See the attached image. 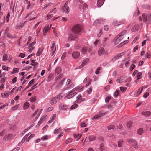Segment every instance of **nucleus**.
Segmentation results:
<instances>
[{"instance_id":"nucleus-28","label":"nucleus","mask_w":151,"mask_h":151,"mask_svg":"<svg viewBox=\"0 0 151 151\" xmlns=\"http://www.w3.org/2000/svg\"><path fill=\"white\" fill-rule=\"evenodd\" d=\"M59 107L62 110H66L67 109V107L65 105L61 104Z\"/></svg>"},{"instance_id":"nucleus-41","label":"nucleus","mask_w":151,"mask_h":151,"mask_svg":"<svg viewBox=\"0 0 151 151\" xmlns=\"http://www.w3.org/2000/svg\"><path fill=\"white\" fill-rule=\"evenodd\" d=\"M36 97L35 96L31 97L30 99V101L31 102H35L36 100Z\"/></svg>"},{"instance_id":"nucleus-1","label":"nucleus","mask_w":151,"mask_h":151,"mask_svg":"<svg viewBox=\"0 0 151 151\" xmlns=\"http://www.w3.org/2000/svg\"><path fill=\"white\" fill-rule=\"evenodd\" d=\"M82 29V27L79 25H76L72 29V33L70 35L68 40L71 41L78 37L79 34Z\"/></svg>"},{"instance_id":"nucleus-8","label":"nucleus","mask_w":151,"mask_h":151,"mask_svg":"<svg viewBox=\"0 0 151 151\" xmlns=\"http://www.w3.org/2000/svg\"><path fill=\"white\" fill-rule=\"evenodd\" d=\"M125 77L124 76L118 77L116 80V82L119 83L123 82H126L127 80L125 79Z\"/></svg>"},{"instance_id":"nucleus-52","label":"nucleus","mask_w":151,"mask_h":151,"mask_svg":"<svg viewBox=\"0 0 151 151\" xmlns=\"http://www.w3.org/2000/svg\"><path fill=\"white\" fill-rule=\"evenodd\" d=\"M134 140L131 139H127V142L129 143L132 145Z\"/></svg>"},{"instance_id":"nucleus-26","label":"nucleus","mask_w":151,"mask_h":151,"mask_svg":"<svg viewBox=\"0 0 151 151\" xmlns=\"http://www.w3.org/2000/svg\"><path fill=\"white\" fill-rule=\"evenodd\" d=\"M124 23V21H121L120 22H118V21H115L113 22V24H114L115 25H120L123 24Z\"/></svg>"},{"instance_id":"nucleus-47","label":"nucleus","mask_w":151,"mask_h":151,"mask_svg":"<svg viewBox=\"0 0 151 151\" xmlns=\"http://www.w3.org/2000/svg\"><path fill=\"white\" fill-rule=\"evenodd\" d=\"M138 27L136 26H134L132 29L131 30L132 32H135L138 30Z\"/></svg>"},{"instance_id":"nucleus-24","label":"nucleus","mask_w":151,"mask_h":151,"mask_svg":"<svg viewBox=\"0 0 151 151\" xmlns=\"http://www.w3.org/2000/svg\"><path fill=\"white\" fill-rule=\"evenodd\" d=\"M137 133L139 135H142L144 133V130L142 128H140L138 129Z\"/></svg>"},{"instance_id":"nucleus-17","label":"nucleus","mask_w":151,"mask_h":151,"mask_svg":"<svg viewBox=\"0 0 151 151\" xmlns=\"http://www.w3.org/2000/svg\"><path fill=\"white\" fill-rule=\"evenodd\" d=\"M62 71V69L61 68L58 67L55 70V75H58Z\"/></svg>"},{"instance_id":"nucleus-4","label":"nucleus","mask_w":151,"mask_h":151,"mask_svg":"<svg viewBox=\"0 0 151 151\" xmlns=\"http://www.w3.org/2000/svg\"><path fill=\"white\" fill-rule=\"evenodd\" d=\"M127 31L125 30H124L122 32L120 33L117 36V38L115 41V42L116 41H118L119 42H120L122 40V37H121L123 36L124 34H126L127 33Z\"/></svg>"},{"instance_id":"nucleus-42","label":"nucleus","mask_w":151,"mask_h":151,"mask_svg":"<svg viewBox=\"0 0 151 151\" xmlns=\"http://www.w3.org/2000/svg\"><path fill=\"white\" fill-rule=\"evenodd\" d=\"M8 56L6 54H4L3 56L2 60L3 61H6L7 59Z\"/></svg>"},{"instance_id":"nucleus-6","label":"nucleus","mask_w":151,"mask_h":151,"mask_svg":"<svg viewBox=\"0 0 151 151\" xmlns=\"http://www.w3.org/2000/svg\"><path fill=\"white\" fill-rule=\"evenodd\" d=\"M105 49L103 47H100L98 50V55L99 56H101L104 54L106 55L108 54L107 52H105Z\"/></svg>"},{"instance_id":"nucleus-22","label":"nucleus","mask_w":151,"mask_h":151,"mask_svg":"<svg viewBox=\"0 0 151 151\" xmlns=\"http://www.w3.org/2000/svg\"><path fill=\"white\" fill-rule=\"evenodd\" d=\"M45 117L43 116H42L41 117L40 119V120L38 122V124L36 125V126L38 127L39 126L40 124H42L43 122L45 121Z\"/></svg>"},{"instance_id":"nucleus-59","label":"nucleus","mask_w":151,"mask_h":151,"mask_svg":"<svg viewBox=\"0 0 151 151\" xmlns=\"http://www.w3.org/2000/svg\"><path fill=\"white\" fill-rule=\"evenodd\" d=\"M135 65L134 64H132L130 66V69L131 71L132 70L135 68Z\"/></svg>"},{"instance_id":"nucleus-7","label":"nucleus","mask_w":151,"mask_h":151,"mask_svg":"<svg viewBox=\"0 0 151 151\" xmlns=\"http://www.w3.org/2000/svg\"><path fill=\"white\" fill-rule=\"evenodd\" d=\"M77 100L76 102L77 103H80L85 100V99L82 98L81 94L78 95L76 97Z\"/></svg>"},{"instance_id":"nucleus-61","label":"nucleus","mask_w":151,"mask_h":151,"mask_svg":"<svg viewBox=\"0 0 151 151\" xmlns=\"http://www.w3.org/2000/svg\"><path fill=\"white\" fill-rule=\"evenodd\" d=\"M151 56L150 54L148 52H147L145 54V57L147 58H150Z\"/></svg>"},{"instance_id":"nucleus-44","label":"nucleus","mask_w":151,"mask_h":151,"mask_svg":"<svg viewBox=\"0 0 151 151\" xmlns=\"http://www.w3.org/2000/svg\"><path fill=\"white\" fill-rule=\"evenodd\" d=\"M25 1H26V4L27 5V9H29L31 6L30 2L28 1V0H25Z\"/></svg>"},{"instance_id":"nucleus-46","label":"nucleus","mask_w":151,"mask_h":151,"mask_svg":"<svg viewBox=\"0 0 151 151\" xmlns=\"http://www.w3.org/2000/svg\"><path fill=\"white\" fill-rule=\"evenodd\" d=\"M114 128L115 126L114 125H110L108 127V130L114 129Z\"/></svg>"},{"instance_id":"nucleus-48","label":"nucleus","mask_w":151,"mask_h":151,"mask_svg":"<svg viewBox=\"0 0 151 151\" xmlns=\"http://www.w3.org/2000/svg\"><path fill=\"white\" fill-rule=\"evenodd\" d=\"M104 145L103 144H101L100 145V147L99 149L101 151H103L104 150Z\"/></svg>"},{"instance_id":"nucleus-35","label":"nucleus","mask_w":151,"mask_h":151,"mask_svg":"<svg viewBox=\"0 0 151 151\" xmlns=\"http://www.w3.org/2000/svg\"><path fill=\"white\" fill-rule=\"evenodd\" d=\"M123 141L122 140H120L118 142V147L120 148L122 146V145L123 144Z\"/></svg>"},{"instance_id":"nucleus-9","label":"nucleus","mask_w":151,"mask_h":151,"mask_svg":"<svg viewBox=\"0 0 151 151\" xmlns=\"http://www.w3.org/2000/svg\"><path fill=\"white\" fill-rule=\"evenodd\" d=\"M107 112H104L103 111H101L99 112L96 115L94 116V119H97L99 118H100L102 116L104 115H105V114H107Z\"/></svg>"},{"instance_id":"nucleus-25","label":"nucleus","mask_w":151,"mask_h":151,"mask_svg":"<svg viewBox=\"0 0 151 151\" xmlns=\"http://www.w3.org/2000/svg\"><path fill=\"white\" fill-rule=\"evenodd\" d=\"M96 138V137L93 135H90L89 136L88 139L89 141H92L95 140Z\"/></svg>"},{"instance_id":"nucleus-36","label":"nucleus","mask_w":151,"mask_h":151,"mask_svg":"<svg viewBox=\"0 0 151 151\" xmlns=\"http://www.w3.org/2000/svg\"><path fill=\"white\" fill-rule=\"evenodd\" d=\"M72 141V139L71 138H69L65 140V143L66 144L71 143Z\"/></svg>"},{"instance_id":"nucleus-60","label":"nucleus","mask_w":151,"mask_h":151,"mask_svg":"<svg viewBox=\"0 0 151 151\" xmlns=\"http://www.w3.org/2000/svg\"><path fill=\"white\" fill-rule=\"evenodd\" d=\"M118 59H119L118 58L117 56L116 55V56H114V57L111 60L113 62H114V61Z\"/></svg>"},{"instance_id":"nucleus-20","label":"nucleus","mask_w":151,"mask_h":151,"mask_svg":"<svg viewBox=\"0 0 151 151\" xmlns=\"http://www.w3.org/2000/svg\"><path fill=\"white\" fill-rule=\"evenodd\" d=\"M73 136L74 138L77 139L76 141H78L80 139L82 136L81 134H73Z\"/></svg>"},{"instance_id":"nucleus-5","label":"nucleus","mask_w":151,"mask_h":151,"mask_svg":"<svg viewBox=\"0 0 151 151\" xmlns=\"http://www.w3.org/2000/svg\"><path fill=\"white\" fill-rule=\"evenodd\" d=\"M59 96L57 95L55 97H52L50 100V103L51 105L55 104L57 102V99H58Z\"/></svg>"},{"instance_id":"nucleus-33","label":"nucleus","mask_w":151,"mask_h":151,"mask_svg":"<svg viewBox=\"0 0 151 151\" xmlns=\"http://www.w3.org/2000/svg\"><path fill=\"white\" fill-rule=\"evenodd\" d=\"M29 104L27 103H25L24 105L23 109H26L29 107Z\"/></svg>"},{"instance_id":"nucleus-31","label":"nucleus","mask_w":151,"mask_h":151,"mask_svg":"<svg viewBox=\"0 0 151 151\" xmlns=\"http://www.w3.org/2000/svg\"><path fill=\"white\" fill-rule=\"evenodd\" d=\"M88 50V49L86 47H84L82 49L81 52H82L84 54L85 53L87 52Z\"/></svg>"},{"instance_id":"nucleus-2","label":"nucleus","mask_w":151,"mask_h":151,"mask_svg":"<svg viewBox=\"0 0 151 151\" xmlns=\"http://www.w3.org/2000/svg\"><path fill=\"white\" fill-rule=\"evenodd\" d=\"M143 17V20L144 22H151V15L150 14H148L147 15L146 14L143 13L142 14Z\"/></svg>"},{"instance_id":"nucleus-51","label":"nucleus","mask_w":151,"mask_h":151,"mask_svg":"<svg viewBox=\"0 0 151 151\" xmlns=\"http://www.w3.org/2000/svg\"><path fill=\"white\" fill-rule=\"evenodd\" d=\"M132 121L129 122L127 124V126L128 127L130 128L132 126Z\"/></svg>"},{"instance_id":"nucleus-64","label":"nucleus","mask_w":151,"mask_h":151,"mask_svg":"<svg viewBox=\"0 0 151 151\" xmlns=\"http://www.w3.org/2000/svg\"><path fill=\"white\" fill-rule=\"evenodd\" d=\"M141 93V92H139V91L138 90L137 93H136L134 94L135 96L137 97H138Z\"/></svg>"},{"instance_id":"nucleus-11","label":"nucleus","mask_w":151,"mask_h":151,"mask_svg":"<svg viewBox=\"0 0 151 151\" xmlns=\"http://www.w3.org/2000/svg\"><path fill=\"white\" fill-rule=\"evenodd\" d=\"M142 115L146 117L150 116L151 115V112L149 111H145L141 113Z\"/></svg>"},{"instance_id":"nucleus-13","label":"nucleus","mask_w":151,"mask_h":151,"mask_svg":"<svg viewBox=\"0 0 151 151\" xmlns=\"http://www.w3.org/2000/svg\"><path fill=\"white\" fill-rule=\"evenodd\" d=\"M84 88L83 86H78L77 87L73 89V90H74V91H77L78 92L81 91Z\"/></svg>"},{"instance_id":"nucleus-55","label":"nucleus","mask_w":151,"mask_h":151,"mask_svg":"<svg viewBox=\"0 0 151 151\" xmlns=\"http://www.w3.org/2000/svg\"><path fill=\"white\" fill-rule=\"evenodd\" d=\"M2 68L4 70L8 71L9 68L8 67H7L5 65H4L2 66Z\"/></svg>"},{"instance_id":"nucleus-19","label":"nucleus","mask_w":151,"mask_h":151,"mask_svg":"<svg viewBox=\"0 0 151 151\" xmlns=\"http://www.w3.org/2000/svg\"><path fill=\"white\" fill-rule=\"evenodd\" d=\"M80 53L78 52H75L72 54V56L73 58L75 59L77 58L80 55Z\"/></svg>"},{"instance_id":"nucleus-18","label":"nucleus","mask_w":151,"mask_h":151,"mask_svg":"<svg viewBox=\"0 0 151 151\" xmlns=\"http://www.w3.org/2000/svg\"><path fill=\"white\" fill-rule=\"evenodd\" d=\"M55 117L56 114H54L53 116L51 117V118H50L51 119L48 121V124H50L52 123H53L55 121Z\"/></svg>"},{"instance_id":"nucleus-15","label":"nucleus","mask_w":151,"mask_h":151,"mask_svg":"<svg viewBox=\"0 0 151 151\" xmlns=\"http://www.w3.org/2000/svg\"><path fill=\"white\" fill-rule=\"evenodd\" d=\"M43 50V47H41L39 48L38 51L36 53L37 56H40L42 53Z\"/></svg>"},{"instance_id":"nucleus-62","label":"nucleus","mask_w":151,"mask_h":151,"mask_svg":"<svg viewBox=\"0 0 151 151\" xmlns=\"http://www.w3.org/2000/svg\"><path fill=\"white\" fill-rule=\"evenodd\" d=\"M101 69V68L100 67H99L96 70L95 73L96 74H98L99 73V71Z\"/></svg>"},{"instance_id":"nucleus-63","label":"nucleus","mask_w":151,"mask_h":151,"mask_svg":"<svg viewBox=\"0 0 151 151\" xmlns=\"http://www.w3.org/2000/svg\"><path fill=\"white\" fill-rule=\"evenodd\" d=\"M102 34V29H100L99 33L98 34L97 36L98 37H100Z\"/></svg>"},{"instance_id":"nucleus-39","label":"nucleus","mask_w":151,"mask_h":151,"mask_svg":"<svg viewBox=\"0 0 151 151\" xmlns=\"http://www.w3.org/2000/svg\"><path fill=\"white\" fill-rule=\"evenodd\" d=\"M51 51H52L53 50H54L55 49L56 50V47L55 46V43L54 42H53L51 47Z\"/></svg>"},{"instance_id":"nucleus-30","label":"nucleus","mask_w":151,"mask_h":151,"mask_svg":"<svg viewBox=\"0 0 151 151\" xmlns=\"http://www.w3.org/2000/svg\"><path fill=\"white\" fill-rule=\"evenodd\" d=\"M24 23L25 22H22L19 24L17 25V28H20L22 27H23Z\"/></svg>"},{"instance_id":"nucleus-56","label":"nucleus","mask_w":151,"mask_h":151,"mask_svg":"<svg viewBox=\"0 0 151 151\" xmlns=\"http://www.w3.org/2000/svg\"><path fill=\"white\" fill-rule=\"evenodd\" d=\"M35 83V80L34 79L32 80L31 81H30L29 82L28 84L30 86L32 85L34 83Z\"/></svg>"},{"instance_id":"nucleus-38","label":"nucleus","mask_w":151,"mask_h":151,"mask_svg":"<svg viewBox=\"0 0 151 151\" xmlns=\"http://www.w3.org/2000/svg\"><path fill=\"white\" fill-rule=\"evenodd\" d=\"M78 106V104H74L71 106L70 107L71 109H73L76 108Z\"/></svg>"},{"instance_id":"nucleus-37","label":"nucleus","mask_w":151,"mask_h":151,"mask_svg":"<svg viewBox=\"0 0 151 151\" xmlns=\"http://www.w3.org/2000/svg\"><path fill=\"white\" fill-rule=\"evenodd\" d=\"M120 88L121 91L122 92H124L127 89L126 87H124L123 86L120 87Z\"/></svg>"},{"instance_id":"nucleus-16","label":"nucleus","mask_w":151,"mask_h":151,"mask_svg":"<svg viewBox=\"0 0 151 151\" xmlns=\"http://www.w3.org/2000/svg\"><path fill=\"white\" fill-rule=\"evenodd\" d=\"M105 0H97V6L98 7H100L103 5Z\"/></svg>"},{"instance_id":"nucleus-14","label":"nucleus","mask_w":151,"mask_h":151,"mask_svg":"<svg viewBox=\"0 0 151 151\" xmlns=\"http://www.w3.org/2000/svg\"><path fill=\"white\" fill-rule=\"evenodd\" d=\"M103 22V21L101 19H99L95 21L94 22V24L95 25H98L99 24H102Z\"/></svg>"},{"instance_id":"nucleus-54","label":"nucleus","mask_w":151,"mask_h":151,"mask_svg":"<svg viewBox=\"0 0 151 151\" xmlns=\"http://www.w3.org/2000/svg\"><path fill=\"white\" fill-rule=\"evenodd\" d=\"M92 91V88L91 87H90L86 91L89 94H90Z\"/></svg>"},{"instance_id":"nucleus-40","label":"nucleus","mask_w":151,"mask_h":151,"mask_svg":"<svg viewBox=\"0 0 151 151\" xmlns=\"http://www.w3.org/2000/svg\"><path fill=\"white\" fill-rule=\"evenodd\" d=\"M111 99V96H108L105 99V102L106 103H108L109 101V100Z\"/></svg>"},{"instance_id":"nucleus-12","label":"nucleus","mask_w":151,"mask_h":151,"mask_svg":"<svg viewBox=\"0 0 151 151\" xmlns=\"http://www.w3.org/2000/svg\"><path fill=\"white\" fill-rule=\"evenodd\" d=\"M63 9L64 10V11L66 13L68 14L69 13L70 11V9L68 5L67 2H66L65 4L63 7Z\"/></svg>"},{"instance_id":"nucleus-57","label":"nucleus","mask_w":151,"mask_h":151,"mask_svg":"<svg viewBox=\"0 0 151 151\" xmlns=\"http://www.w3.org/2000/svg\"><path fill=\"white\" fill-rule=\"evenodd\" d=\"M9 94V92L7 93H3L1 94L2 97H3V95H4V97H7L8 96Z\"/></svg>"},{"instance_id":"nucleus-49","label":"nucleus","mask_w":151,"mask_h":151,"mask_svg":"<svg viewBox=\"0 0 151 151\" xmlns=\"http://www.w3.org/2000/svg\"><path fill=\"white\" fill-rule=\"evenodd\" d=\"M125 52H122L116 55L117 56L118 58H120L122 57L123 55H124L125 54Z\"/></svg>"},{"instance_id":"nucleus-21","label":"nucleus","mask_w":151,"mask_h":151,"mask_svg":"<svg viewBox=\"0 0 151 151\" xmlns=\"http://www.w3.org/2000/svg\"><path fill=\"white\" fill-rule=\"evenodd\" d=\"M89 60V58H87L84 60L82 63V64L81 65V68L84 66L88 62Z\"/></svg>"},{"instance_id":"nucleus-23","label":"nucleus","mask_w":151,"mask_h":151,"mask_svg":"<svg viewBox=\"0 0 151 151\" xmlns=\"http://www.w3.org/2000/svg\"><path fill=\"white\" fill-rule=\"evenodd\" d=\"M51 25L52 24H50V27H49V25H48L47 27H44L43 29L44 33H47L48 30L50 29V28L51 27Z\"/></svg>"},{"instance_id":"nucleus-50","label":"nucleus","mask_w":151,"mask_h":151,"mask_svg":"<svg viewBox=\"0 0 151 151\" xmlns=\"http://www.w3.org/2000/svg\"><path fill=\"white\" fill-rule=\"evenodd\" d=\"M81 46V45L80 44H78L75 45L74 47L75 49L78 50L80 48Z\"/></svg>"},{"instance_id":"nucleus-53","label":"nucleus","mask_w":151,"mask_h":151,"mask_svg":"<svg viewBox=\"0 0 151 151\" xmlns=\"http://www.w3.org/2000/svg\"><path fill=\"white\" fill-rule=\"evenodd\" d=\"M34 134H31L29 136V137L26 139V142H28L29 141V140L31 138H32V137H34Z\"/></svg>"},{"instance_id":"nucleus-45","label":"nucleus","mask_w":151,"mask_h":151,"mask_svg":"<svg viewBox=\"0 0 151 151\" xmlns=\"http://www.w3.org/2000/svg\"><path fill=\"white\" fill-rule=\"evenodd\" d=\"M61 128H59L58 129H56L54 131V134H58Z\"/></svg>"},{"instance_id":"nucleus-58","label":"nucleus","mask_w":151,"mask_h":151,"mask_svg":"<svg viewBox=\"0 0 151 151\" xmlns=\"http://www.w3.org/2000/svg\"><path fill=\"white\" fill-rule=\"evenodd\" d=\"M48 139L47 136H44L42 137L41 138L42 140L43 141H45L47 140Z\"/></svg>"},{"instance_id":"nucleus-27","label":"nucleus","mask_w":151,"mask_h":151,"mask_svg":"<svg viewBox=\"0 0 151 151\" xmlns=\"http://www.w3.org/2000/svg\"><path fill=\"white\" fill-rule=\"evenodd\" d=\"M132 145L135 149H137L138 148L137 143L135 140L134 141Z\"/></svg>"},{"instance_id":"nucleus-43","label":"nucleus","mask_w":151,"mask_h":151,"mask_svg":"<svg viewBox=\"0 0 151 151\" xmlns=\"http://www.w3.org/2000/svg\"><path fill=\"white\" fill-rule=\"evenodd\" d=\"M34 61V60H31L32 62L30 64V65L32 66H35L37 64V62H35Z\"/></svg>"},{"instance_id":"nucleus-32","label":"nucleus","mask_w":151,"mask_h":151,"mask_svg":"<svg viewBox=\"0 0 151 151\" xmlns=\"http://www.w3.org/2000/svg\"><path fill=\"white\" fill-rule=\"evenodd\" d=\"M142 75V74L141 72H138L136 75L137 77V79L139 80L141 78V76Z\"/></svg>"},{"instance_id":"nucleus-10","label":"nucleus","mask_w":151,"mask_h":151,"mask_svg":"<svg viewBox=\"0 0 151 151\" xmlns=\"http://www.w3.org/2000/svg\"><path fill=\"white\" fill-rule=\"evenodd\" d=\"M12 134H9L5 135L3 138V140L5 142L8 141L9 139L12 137Z\"/></svg>"},{"instance_id":"nucleus-3","label":"nucleus","mask_w":151,"mask_h":151,"mask_svg":"<svg viewBox=\"0 0 151 151\" xmlns=\"http://www.w3.org/2000/svg\"><path fill=\"white\" fill-rule=\"evenodd\" d=\"M77 93V92L74 91V90L73 91L72 89L67 93L66 97L67 99H69L73 97Z\"/></svg>"},{"instance_id":"nucleus-34","label":"nucleus","mask_w":151,"mask_h":151,"mask_svg":"<svg viewBox=\"0 0 151 151\" xmlns=\"http://www.w3.org/2000/svg\"><path fill=\"white\" fill-rule=\"evenodd\" d=\"M19 71V70L18 68H14L13 70V72L12 73V74L14 73H17Z\"/></svg>"},{"instance_id":"nucleus-29","label":"nucleus","mask_w":151,"mask_h":151,"mask_svg":"<svg viewBox=\"0 0 151 151\" xmlns=\"http://www.w3.org/2000/svg\"><path fill=\"white\" fill-rule=\"evenodd\" d=\"M119 90H116L115 91L114 93L113 96L114 97H116L119 95Z\"/></svg>"}]
</instances>
